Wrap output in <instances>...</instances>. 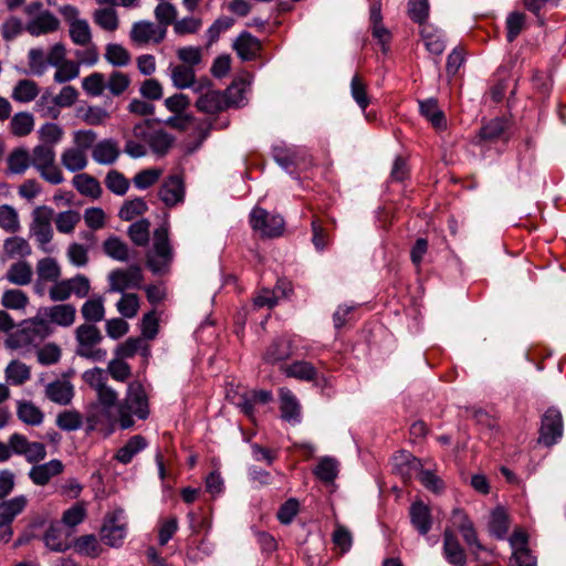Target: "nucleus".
Listing matches in <instances>:
<instances>
[{"label":"nucleus","instance_id":"nucleus-1","mask_svg":"<svg viewBox=\"0 0 566 566\" xmlns=\"http://www.w3.org/2000/svg\"><path fill=\"white\" fill-rule=\"evenodd\" d=\"M148 397L143 384L138 380L130 381L127 386L125 398L117 405V418L123 430L134 426L136 417L146 420L149 417Z\"/></svg>","mask_w":566,"mask_h":566},{"label":"nucleus","instance_id":"nucleus-2","mask_svg":"<svg viewBox=\"0 0 566 566\" xmlns=\"http://www.w3.org/2000/svg\"><path fill=\"white\" fill-rule=\"evenodd\" d=\"M311 350L306 339L296 334H284L274 338L265 348L262 359L265 364L276 365L292 356H304Z\"/></svg>","mask_w":566,"mask_h":566},{"label":"nucleus","instance_id":"nucleus-3","mask_svg":"<svg viewBox=\"0 0 566 566\" xmlns=\"http://www.w3.org/2000/svg\"><path fill=\"white\" fill-rule=\"evenodd\" d=\"M23 12L27 17L24 31L30 35L39 38L56 32L61 27L59 18L49 9L44 8L41 1L28 3Z\"/></svg>","mask_w":566,"mask_h":566},{"label":"nucleus","instance_id":"nucleus-4","mask_svg":"<svg viewBox=\"0 0 566 566\" xmlns=\"http://www.w3.org/2000/svg\"><path fill=\"white\" fill-rule=\"evenodd\" d=\"M102 339L101 331L95 325L82 324L77 326L75 329V354L92 361H104L107 352L98 347Z\"/></svg>","mask_w":566,"mask_h":566},{"label":"nucleus","instance_id":"nucleus-5","mask_svg":"<svg viewBox=\"0 0 566 566\" xmlns=\"http://www.w3.org/2000/svg\"><path fill=\"white\" fill-rule=\"evenodd\" d=\"M133 136L144 142L153 153L163 156L172 145V137L150 119L142 120L134 125Z\"/></svg>","mask_w":566,"mask_h":566},{"label":"nucleus","instance_id":"nucleus-6","mask_svg":"<svg viewBox=\"0 0 566 566\" xmlns=\"http://www.w3.org/2000/svg\"><path fill=\"white\" fill-rule=\"evenodd\" d=\"M174 260L168 230L160 227L154 232L153 250L147 255V266L153 273H165Z\"/></svg>","mask_w":566,"mask_h":566},{"label":"nucleus","instance_id":"nucleus-7","mask_svg":"<svg viewBox=\"0 0 566 566\" xmlns=\"http://www.w3.org/2000/svg\"><path fill=\"white\" fill-rule=\"evenodd\" d=\"M57 11L69 25V34L72 42L81 46L91 44V27L86 19L80 17V10L73 4H64Z\"/></svg>","mask_w":566,"mask_h":566},{"label":"nucleus","instance_id":"nucleus-8","mask_svg":"<svg viewBox=\"0 0 566 566\" xmlns=\"http://www.w3.org/2000/svg\"><path fill=\"white\" fill-rule=\"evenodd\" d=\"M54 210L48 206H39L32 211L30 233L35 238L39 247L46 251V245L53 239L52 220Z\"/></svg>","mask_w":566,"mask_h":566},{"label":"nucleus","instance_id":"nucleus-9","mask_svg":"<svg viewBox=\"0 0 566 566\" xmlns=\"http://www.w3.org/2000/svg\"><path fill=\"white\" fill-rule=\"evenodd\" d=\"M284 219L279 214H270L265 209L255 207L250 213V226L262 237L276 238L284 231Z\"/></svg>","mask_w":566,"mask_h":566},{"label":"nucleus","instance_id":"nucleus-10","mask_svg":"<svg viewBox=\"0 0 566 566\" xmlns=\"http://www.w3.org/2000/svg\"><path fill=\"white\" fill-rule=\"evenodd\" d=\"M144 281L142 268L130 265L127 269H116L108 274V292L126 293L130 289H140Z\"/></svg>","mask_w":566,"mask_h":566},{"label":"nucleus","instance_id":"nucleus-11","mask_svg":"<svg viewBox=\"0 0 566 566\" xmlns=\"http://www.w3.org/2000/svg\"><path fill=\"white\" fill-rule=\"evenodd\" d=\"M27 505L28 497L23 494L0 502V541L6 543L10 541L13 534L11 524Z\"/></svg>","mask_w":566,"mask_h":566},{"label":"nucleus","instance_id":"nucleus-12","mask_svg":"<svg viewBox=\"0 0 566 566\" xmlns=\"http://www.w3.org/2000/svg\"><path fill=\"white\" fill-rule=\"evenodd\" d=\"M564 431L563 417L557 408H548L542 418L538 442L552 447L557 443Z\"/></svg>","mask_w":566,"mask_h":566},{"label":"nucleus","instance_id":"nucleus-13","mask_svg":"<svg viewBox=\"0 0 566 566\" xmlns=\"http://www.w3.org/2000/svg\"><path fill=\"white\" fill-rule=\"evenodd\" d=\"M166 38V30L154 22L142 20L133 23L129 39L137 46L158 44Z\"/></svg>","mask_w":566,"mask_h":566},{"label":"nucleus","instance_id":"nucleus-14","mask_svg":"<svg viewBox=\"0 0 566 566\" xmlns=\"http://www.w3.org/2000/svg\"><path fill=\"white\" fill-rule=\"evenodd\" d=\"M123 510H117L108 515L101 530L102 541L112 547H118L123 544L126 536V525L122 523Z\"/></svg>","mask_w":566,"mask_h":566},{"label":"nucleus","instance_id":"nucleus-15","mask_svg":"<svg viewBox=\"0 0 566 566\" xmlns=\"http://www.w3.org/2000/svg\"><path fill=\"white\" fill-rule=\"evenodd\" d=\"M169 75L174 86L179 90L191 88L193 92H201L209 84L208 78L196 81L195 70L187 65H170Z\"/></svg>","mask_w":566,"mask_h":566},{"label":"nucleus","instance_id":"nucleus-16","mask_svg":"<svg viewBox=\"0 0 566 566\" xmlns=\"http://www.w3.org/2000/svg\"><path fill=\"white\" fill-rule=\"evenodd\" d=\"M39 312L51 326L54 324L61 327H70L76 318V308L70 303L41 307Z\"/></svg>","mask_w":566,"mask_h":566},{"label":"nucleus","instance_id":"nucleus-17","mask_svg":"<svg viewBox=\"0 0 566 566\" xmlns=\"http://www.w3.org/2000/svg\"><path fill=\"white\" fill-rule=\"evenodd\" d=\"M211 86L212 83L209 80L207 87L201 92H197L199 97L196 102V106L200 112L207 114H216L228 108L223 93L212 90Z\"/></svg>","mask_w":566,"mask_h":566},{"label":"nucleus","instance_id":"nucleus-18","mask_svg":"<svg viewBox=\"0 0 566 566\" xmlns=\"http://www.w3.org/2000/svg\"><path fill=\"white\" fill-rule=\"evenodd\" d=\"M273 158L289 174L294 168L305 166V151L297 147L275 146Z\"/></svg>","mask_w":566,"mask_h":566},{"label":"nucleus","instance_id":"nucleus-19","mask_svg":"<svg viewBox=\"0 0 566 566\" xmlns=\"http://www.w3.org/2000/svg\"><path fill=\"white\" fill-rule=\"evenodd\" d=\"M119 156V144L114 138H104L97 142L92 149V158L98 165H114Z\"/></svg>","mask_w":566,"mask_h":566},{"label":"nucleus","instance_id":"nucleus-20","mask_svg":"<svg viewBox=\"0 0 566 566\" xmlns=\"http://www.w3.org/2000/svg\"><path fill=\"white\" fill-rule=\"evenodd\" d=\"M44 392L50 401L60 406H67L74 397V386L65 378L55 379L45 385Z\"/></svg>","mask_w":566,"mask_h":566},{"label":"nucleus","instance_id":"nucleus-21","mask_svg":"<svg viewBox=\"0 0 566 566\" xmlns=\"http://www.w3.org/2000/svg\"><path fill=\"white\" fill-rule=\"evenodd\" d=\"M281 418L291 424H297L302 420L301 405L295 395L285 387L280 388Z\"/></svg>","mask_w":566,"mask_h":566},{"label":"nucleus","instance_id":"nucleus-22","mask_svg":"<svg viewBox=\"0 0 566 566\" xmlns=\"http://www.w3.org/2000/svg\"><path fill=\"white\" fill-rule=\"evenodd\" d=\"M158 196L167 207H174L184 201L185 186L178 175L168 177L161 185Z\"/></svg>","mask_w":566,"mask_h":566},{"label":"nucleus","instance_id":"nucleus-23","mask_svg":"<svg viewBox=\"0 0 566 566\" xmlns=\"http://www.w3.org/2000/svg\"><path fill=\"white\" fill-rule=\"evenodd\" d=\"M409 517L419 535L426 536L430 532L433 523L432 514L430 507L422 501H416L410 505Z\"/></svg>","mask_w":566,"mask_h":566},{"label":"nucleus","instance_id":"nucleus-24","mask_svg":"<svg viewBox=\"0 0 566 566\" xmlns=\"http://www.w3.org/2000/svg\"><path fill=\"white\" fill-rule=\"evenodd\" d=\"M64 470V465L61 460L53 459L42 464L33 465L29 471V479L39 486L46 485L50 480Z\"/></svg>","mask_w":566,"mask_h":566},{"label":"nucleus","instance_id":"nucleus-25","mask_svg":"<svg viewBox=\"0 0 566 566\" xmlns=\"http://www.w3.org/2000/svg\"><path fill=\"white\" fill-rule=\"evenodd\" d=\"M419 112L437 132L447 129V118L443 111L439 107L438 99L430 97L419 99Z\"/></svg>","mask_w":566,"mask_h":566},{"label":"nucleus","instance_id":"nucleus-26","mask_svg":"<svg viewBox=\"0 0 566 566\" xmlns=\"http://www.w3.org/2000/svg\"><path fill=\"white\" fill-rule=\"evenodd\" d=\"M443 556L452 566H465L467 555L457 537L449 531L443 536Z\"/></svg>","mask_w":566,"mask_h":566},{"label":"nucleus","instance_id":"nucleus-27","mask_svg":"<svg viewBox=\"0 0 566 566\" xmlns=\"http://www.w3.org/2000/svg\"><path fill=\"white\" fill-rule=\"evenodd\" d=\"M22 325L34 346H38L53 333V327L45 321L40 312H38L36 316L25 321Z\"/></svg>","mask_w":566,"mask_h":566},{"label":"nucleus","instance_id":"nucleus-28","mask_svg":"<svg viewBox=\"0 0 566 566\" xmlns=\"http://www.w3.org/2000/svg\"><path fill=\"white\" fill-rule=\"evenodd\" d=\"M233 49L241 60L251 61L258 55L261 44L260 41L249 32H242L234 41Z\"/></svg>","mask_w":566,"mask_h":566},{"label":"nucleus","instance_id":"nucleus-29","mask_svg":"<svg viewBox=\"0 0 566 566\" xmlns=\"http://www.w3.org/2000/svg\"><path fill=\"white\" fill-rule=\"evenodd\" d=\"M148 447L147 440L140 436H133L127 442L117 450L114 459L122 464H128L134 457Z\"/></svg>","mask_w":566,"mask_h":566},{"label":"nucleus","instance_id":"nucleus-30","mask_svg":"<svg viewBox=\"0 0 566 566\" xmlns=\"http://www.w3.org/2000/svg\"><path fill=\"white\" fill-rule=\"evenodd\" d=\"M61 164L70 172H78L88 164L87 153L74 146L65 148L61 154Z\"/></svg>","mask_w":566,"mask_h":566},{"label":"nucleus","instance_id":"nucleus-31","mask_svg":"<svg viewBox=\"0 0 566 566\" xmlns=\"http://www.w3.org/2000/svg\"><path fill=\"white\" fill-rule=\"evenodd\" d=\"M282 370L287 377L302 381H313L318 375L315 366L306 360H295L292 364L285 365Z\"/></svg>","mask_w":566,"mask_h":566},{"label":"nucleus","instance_id":"nucleus-32","mask_svg":"<svg viewBox=\"0 0 566 566\" xmlns=\"http://www.w3.org/2000/svg\"><path fill=\"white\" fill-rule=\"evenodd\" d=\"M394 469L400 474L403 479H409L412 475V472L420 470L421 463L420 460L415 458L408 451H399L394 458Z\"/></svg>","mask_w":566,"mask_h":566},{"label":"nucleus","instance_id":"nucleus-33","mask_svg":"<svg viewBox=\"0 0 566 566\" xmlns=\"http://www.w3.org/2000/svg\"><path fill=\"white\" fill-rule=\"evenodd\" d=\"M74 188L83 196L98 199L102 196V187L98 180L88 174H77L73 177Z\"/></svg>","mask_w":566,"mask_h":566},{"label":"nucleus","instance_id":"nucleus-34","mask_svg":"<svg viewBox=\"0 0 566 566\" xmlns=\"http://www.w3.org/2000/svg\"><path fill=\"white\" fill-rule=\"evenodd\" d=\"M138 352L145 357L148 356L150 352L146 340L142 337H129L115 349L116 356L120 359L132 358Z\"/></svg>","mask_w":566,"mask_h":566},{"label":"nucleus","instance_id":"nucleus-35","mask_svg":"<svg viewBox=\"0 0 566 566\" xmlns=\"http://www.w3.org/2000/svg\"><path fill=\"white\" fill-rule=\"evenodd\" d=\"M33 271L27 261H19L10 265L6 279L19 286L29 285L32 282Z\"/></svg>","mask_w":566,"mask_h":566},{"label":"nucleus","instance_id":"nucleus-36","mask_svg":"<svg viewBox=\"0 0 566 566\" xmlns=\"http://www.w3.org/2000/svg\"><path fill=\"white\" fill-rule=\"evenodd\" d=\"M8 174L23 175L31 167L30 151L23 147L14 148L7 158Z\"/></svg>","mask_w":566,"mask_h":566},{"label":"nucleus","instance_id":"nucleus-37","mask_svg":"<svg viewBox=\"0 0 566 566\" xmlns=\"http://www.w3.org/2000/svg\"><path fill=\"white\" fill-rule=\"evenodd\" d=\"M81 314L87 322L86 324H95L104 319L105 307L102 296H94L85 301L81 307Z\"/></svg>","mask_w":566,"mask_h":566},{"label":"nucleus","instance_id":"nucleus-38","mask_svg":"<svg viewBox=\"0 0 566 566\" xmlns=\"http://www.w3.org/2000/svg\"><path fill=\"white\" fill-rule=\"evenodd\" d=\"M32 252L29 242L21 237H11L3 242V260L13 258H25Z\"/></svg>","mask_w":566,"mask_h":566},{"label":"nucleus","instance_id":"nucleus-39","mask_svg":"<svg viewBox=\"0 0 566 566\" xmlns=\"http://www.w3.org/2000/svg\"><path fill=\"white\" fill-rule=\"evenodd\" d=\"M35 274L41 277V280L53 284L61 279L62 271L60 264L54 258L46 256L36 262Z\"/></svg>","mask_w":566,"mask_h":566},{"label":"nucleus","instance_id":"nucleus-40","mask_svg":"<svg viewBox=\"0 0 566 566\" xmlns=\"http://www.w3.org/2000/svg\"><path fill=\"white\" fill-rule=\"evenodd\" d=\"M39 85L32 80H20L12 90L11 97L19 103H30L39 95Z\"/></svg>","mask_w":566,"mask_h":566},{"label":"nucleus","instance_id":"nucleus-41","mask_svg":"<svg viewBox=\"0 0 566 566\" xmlns=\"http://www.w3.org/2000/svg\"><path fill=\"white\" fill-rule=\"evenodd\" d=\"M17 415L22 422L29 426H40L44 419L42 410L31 401H19Z\"/></svg>","mask_w":566,"mask_h":566},{"label":"nucleus","instance_id":"nucleus-42","mask_svg":"<svg viewBox=\"0 0 566 566\" xmlns=\"http://www.w3.org/2000/svg\"><path fill=\"white\" fill-rule=\"evenodd\" d=\"M34 128V116L29 112L14 114L10 122V130L17 137L28 136Z\"/></svg>","mask_w":566,"mask_h":566},{"label":"nucleus","instance_id":"nucleus-43","mask_svg":"<svg viewBox=\"0 0 566 566\" xmlns=\"http://www.w3.org/2000/svg\"><path fill=\"white\" fill-rule=\"evenodd\" d=\"M248 84L243 81L233 82L223 93L228 107H241L248 101Z\"/></svg>","mask_w":566,"mask_h":566},{"label":"nucleus","instance_id":"nucleus-44","mask_svg":"<svg viewBox=\"0 0 566 566\" xmlns=\"http://www.w3.org/2000/svg\"><path fill=\"white\" fill-rule=\"evenodd\" d=\"M105 254L116 261L126 262L129 258L128 245L118 237H109L103 243Z\"/></svg>","mask_w":566,"mask_h":566},{"label":"nucleus","instance_id":"nucleus-45","mask_svg":"<svg viewBox=\"0 0 566 566\" xmlns=\"http://www.w3.org/2000/svg\"><path fill=\"white\" fill-rule=\"evenodd\" d=\"M105 60L116 67L127 66L132 61L130 53L122 45L117 43H109L105 48Z\"/></svg>","mask_w":566,"mask_h":566},{"label":"nucleus","instance_id":"nucleus-46","mask_svg":"<svg viewBox=\"0 0 566 566\" xmlns=\"http://www.w3.org/2000/svg\"><path fill=\"white\" fill-rule=\"evenodd\" d=\"M490 533L499 539H504L509 531L507 514L502 507L492 511L489 522Z\"/></svg>","mask_w":566,"mask_h":566},{"label":"nucleus","instance_id":"nucleus-47","mask_svg":"<svg viewBox=\"0 0 566 566\" xmlns=\"http://www.w3.org/2000/svg\"><path fill=\"white\" fill-rule=\"evenodd\" d=\"M55 149L51 145L39 144L30 153L31 166L38 170L55 160Z\"/></svg>","mask_w":566,"mask_h":566},{"label":"nucleus","instance_id":"nucleus-48","mask_svg":"<svg viewBox=\"0 0 566 566\" xmlns=\"http://www.w3.org/2000/svg\"><path fill=\"white\" fill-rule=\"evenodd\" d=\"M93 20L101 29L109 32L117 30L119 24L117 12L113 8L95 10Z\"/></svg>","mask_w":566,"mask_h":566},{"label":"nucleus","instance_id":"nucleus-49","mask_svg":"<svg viewBox=\"0 0 566 566\" xmlns=\"http://www.w3.org/2000/svg\"><path fill=\"white\" fill-rule=\"evenodd\" d=\"M53 219L60 233L70 234L81 221V214L78 211L70 209L57 213Z\"/></svg>","mask_w":566,"mask_h":566},{"label":"nucleus","instance_id":"nucleus-50","mask_svg":"<svg viewBox=\"0 0 566 566\" xmlns=\"http://www.w3.org/2000/svg\"><path fill=\"white\" fill-rule=\"evenodd\" d=\"M314 474L323 482H333L338 474V462L331 457H324L314 469Z\"/></svg>","mask_w":566,"mask_h":566},{"label":"nucleus","instance_id":"nucleus-51","mask_svg":"<svg viewBox=\"0 0 566 566\" xmlns=\"http://www.w3.org/2000/svg\"><path fill=\"white\" fill-rule=\"evenodd\" d=\"M140 307L139 297L135 293H122L116 310L124 318H134Z\"/></svg>","mask_w":566,"mask_h":566},{"label":"nucleus","instance_id":"nucleus-52","mask_svg":"<svg viewBox=\"0 0 566 566\" xmlns=\"http://www.w3.org/2000/svg\"><path fill=\"white\" fill-rule=\"evenodd\" d=\"M38 135L40 144L51 145L54 148L62 140L64 130L56 123H45L39 128Z\"/></svg>","mask_w":566,"mask_h":566},{"label":"nucleus","instance_id":"nucleus-53","mask_svg":"<svg viewBox=\"0 0 566 566\" xmlns=\"http://www.w3.org/2000/svg\"><path fill=\"white\" fill-rule=\"evenodd\" d=\"M104 182L106 188L116 196H124L129 189L128 179L116 169L106 174Z\"/></svg>","mask_w":566,"mask_h":566},{"label":"nucleus","instance_id":"nucleus-54","mask_svg":"<svg viewBox=\"0 0 566 566\" xmlns=\"http://www.w3.org/2000/svg\"><path fill=\"white\" fill-rule=\"evenodd\" d=\"M7 380L14 386L24 384L30 378V368L19 360H12L6 368Z\"/></svg>","mask_w":566,"mask_h":566},{"label":"nucleus","instance_id":"nucleus-55","mask_svg":"<svg viewBox=\"0 0 566 566\" xmlns=\"http://www.w3.org/2000/svg\"><path fill=\"white\" fill-rule=\"evenodd\" d=\"M0 228L8 233H15L21 228L19 214L10 205L0 206Z\"/></svg>","mask_w":566,"mask_h":566},{"label":"nucleus","instance_id":"nucleus-56","mask_svg":"<svg viewBox=\"0 0 566 566\" xmlns=\"http://www.w3.org/2000/svg\"><path fill=\"white\" fill-rule=\"evenodd\" d=\"M150 222L147 219H140L132 223L128 228L129 239L138 247H146L149 241Z\"/></svg>","mask_w":566,"mask_h":566},{"label":"nucleus","instance_id":"nucleus-57","mask_svg":"<svg viewBox=\"0 0 566 566\" xmlns=\"http://www.w3.org/2000/svg\"><path fill=\"white\" fill-rule=\"evenodd\" d=\"M148 207L144 199L135 198L127 200L120 207L118 217L124 221H130L147 211Z\"/></svg>","mask_w":566,"mask_h":566},{"label":"nucleus","instance_id":"nucleus-58","mask_svg":"<svg viewBox=\"0 0 566 566\" xmlns=\"http://www.w3.org/2000/svg\"><path fill=\"white\" fill-rule=\"evenodd\" d=\"M82 88L90 96H101L106 88L104 74L94 72L82 80Z\"/></svg>","mask_w":566,"mask_h":566},{"label":"nucleus","instance_id":"nucleus-59","mask_svg":"<svg viewBox=\"0 0 566 566\" xmlns=\"http://www.w3.org/2000/svg\"><path fill=\"white\" fill-rule=\"evenodd\" d=\"M526 15L518 11L511 12L505 20L506 40L513 42L524 30Z\"/></svg>","mask_w":566,"mask_h":566},{"label":"nucleus","instance_id":"nucleus-60","mask_svg":"<svg viewBox=\"0 0 566 566\" xmlns=\"http://www.w3.org/2000/svg\"><path fill=\"white\" fill-rule=\"evenodd\" d=\"M29 303L28 295L18 289H10L3 292L1 304L10 310H24Z\"/></svg>","mask_w":566,"mask_h":566},{"label":"nucleus","instance_id":"nucleus-61","mask_svg":"<svg viewBox=\"0 0 566 566\" xmlns=\"http://www.w3.org/2000/svg\"><path fill=\"white\" fill-rule=\"evenodd\" d=\"M460 533L476 559L486 562L482 554H489L490 552L479 542L473 523L469 526H462Z\"/></svg>","mask_w":566,"mask_h":566},{"label":"nucleus","instance_id":"nucleus-62","mask_svg":"<svg viewBox=\"0 0 566 566\" xmlns=\"http://www.w3.org/2000/svg\"><path fill=\"white\" fill-rule=\"evenodd\" d=\"M56 424L61 430L75 431L82 427L83 418L76 410H65L57 415Z\"/></svg>","mask_w":566,"mask_h":566},{"label":"nucleus","instance_id":"nucleus-63","mask_svg":"<svg viewBox=\"0 0 566 566\" xmlns=\"http://www.w3.org/2000/svg\"><path fill=\"white\" fill-rule=\"evenodd\" d=\"M155 18L158 21L159 27H164V29L167 31L168 25L171 23H175L177 18V9L176 7L170 2H160L155 8Z\"/></svg>","mask_w":566,"mask_h":566},{"label":"nucleus","instance_id":"nucleus-64","mask_svg":"<svg viewBox=\"0 0 566 566\" xmlns=\"http://www.w3.org/2000/svg\"><path fill=\"white\" fill-rule=\"evenodd\" d=\"M161 170L157 168L144 169L135 175L133 184L138 190H146L154 186L160 178Z\"/></svg>","mask_w":566,"mask_h":566}]
</instances>
